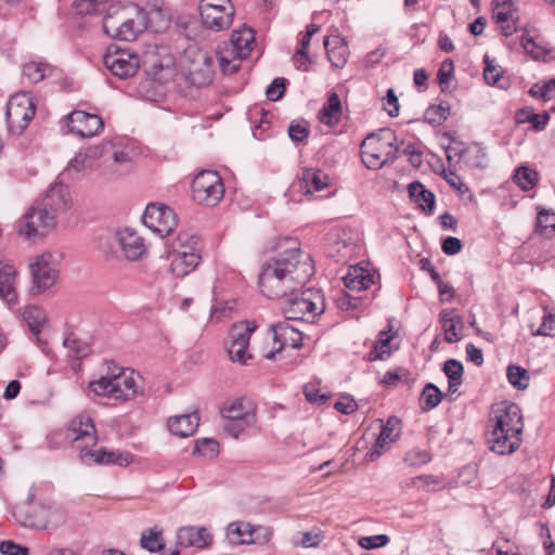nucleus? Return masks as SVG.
<instances>
[{
    "label": "nucleus",
    "mask_w": 555,
    "mask_h": 555,
    "mask_svg": "<svg viewBox=\"0 0 555 555\" xmlns=\"http://www.w3.org/2000/svg\"><path fill=\"white\" fill-rule=\"evenodd\" d=\"M198 10L203 25L215 31L229 28L235 12L230 0H199Z\"/></svg>",
    "instance_id": "1a4fd4ad"
},
{
    "label": "nucleus",
    "mask_w": 555,
    "mask_h": 555,
    "mask_svg": "<svg viewBox=\"0 0 555 555\" xmlns=\"http://www.w3.org/2000/svg\"><path fill=\"white\" fill-rule=\"evenodd\" d=\"M374 283V274L361 266H352L344 276V284L350 291H364Z\"/></svg>",
    "instance_id": "c756f323"
},
{
    "label": "nucleus",
    "mask_w": 555,
    "mask_h": 555,
    "mask_svg": "<svg viewBox=\"0 0 555 555\" xmlns=\"http://www.w3.org/2000/svg\"><path fill=\"white\" fill-rule=\"evenodd\" d=\"M17 271L9 260H0V298L8 305L17 302V293L15 289Z\"/></svg>",
    "instance_id": "5701e85b"
},
{
    "label": "nucleus",
    "mask_w": 555,
    "mask_h": 555,
    "mask_svg": "<svg viewBox=\"0 0 555 555\" xmlns=\"http://www.w3.org/2000/svg\"><path fill=\"white\" fill-rule=\"evenodd\" d=\"M308 133V128L304 122L293 121L288 127V135L294 142L305 141Z\"/></svg>",
    "instance_id": "052dcab7"
},
{
    "label": "nucleus",
    "mask_w": 555,
    "mask_h": 555,
    "mask_svg": "<svg viewBox=\"0 0 555 555\" xmlns=\"http://www.w3.org/2000/svg\"><path fill=\"white\" fill-rule=\"evenodd\" d=\"M358 408L357 402L351 396H343L336 403L335 409L343 414H351Z\"/></svg>",
    "instance_id": "338daca9"
},
{
    "label": "nucleus",
    "mask_w": 555,
    "mask_h": 555,
    "mask_svg": "<svg viewBox=\"0 0 555 555\" xmlns=\"http://www.w3.org/2000/svg\"><path fill=\"white\" fill-rule=\"evenodd\" d=\"M219 452V444L210 438H203L195 442L194 453L203 456L214 457Z\"/></svg>",
    "instance_id": "09e8293b"
},
{
    "label": "nucleus",
    "mask_w": 555,
    "mask_h": 555,
    "mask_svg": "<svg viewBox=\"0 0 555 555\" xmlns=\"http://www.w3.org/2000/svg\"><path fill=\"white\" fill-rule=\"evenodd\" d=\"M105 67L116 77L127 79L135 75L140 67L139 55L128 49L109 46L103 56Z\"/></svg>",
    "instance_id": "f8f14e48"
},
{
    "label": "nucleus",
    "mask_w": 555,
    "mask_h": 555,
    "mask_svg": "<svg viewBox=\"0 0 555 555\" xmlns=\"http://www.w3.org/2000/svg\"><path fill=\"white\" fill-rule=\"evenodd\" d=\"M555 90L554 85L552 83V79L548 81L540 83H534L530 90L529 94L534 98H542L544 101H548L552 99L551 92Z\"/></svg>",
    "instance_id": "6e6d98bb"
},
{
    "label": "nucleus",
    "mask_w": 555,
    "mask_h": 555,
    "mask_svg": "<svg viewBox=\"0 0 555 555\" xmlns=\"http://www.w3.org/2000/svg\"><path fill=\"white\" fill-rule=\"evenodd\" d=\"M198 243L197 236L188 232H181L172 243L173 254H178V250L197 251Z\"/></svg>",
    "instance_id": "37998d69"
},
{
    "label": "nucleus",
    "mask_w": 555,
    "mask_h": 555,
    "mask_svg": "<svg viewBox=\"0 0 555 555\" xmlns=\"http://www.w3.org/2000/svg\"><path fill=\"white\" fill-rule=\"evenodd\" d=\"M283 251L269 259L261 268L259 287L261 293L271 299H278L293 294L313 274L310 256L299 248L292 238L280 243Z\"/></svg>",
    "instance_id": "f257e3e1"
},
{
    "label": "nucleus",
    "mask_w": 555,
    "mask_h": 555,
    "mask_svg": "<svg viewBox=\"0 0 555 555\" xmlns=\"http://www.w3.org/2000/svg\"><path fill=\"white\" fill-rule=\"evenodd\" d=\"M117 242L124 257L130 261L140 260L146 254L143 237L134 230L125 228L116 233Z\"/></svg>",
    "instance_id": "aec40b11"
},
{
    "label": "nucleus",
    "mask_w": 555,
    "mask_h": 555,
    "mask_svg": "<svg viewBox=\"0 0 555 555\" xmlns=\"http://www.w3.org/2000/svg\"><path fill=\"white\" fill-rule=\"evenodd\" d=\"M449 114V106H444L443 104L433 105L427 108L425 118L430 124H441L448 118Z\"/></svg>",
    "instance_id": "8fccbe9b"
},
{
    "label": "nucleus",
    "mask_w": 555,
    "mask_h": 555,
    "mask_svg": "<svg viewBox=\"0 0 555 555\" xmlns=\"http://www.w3.org/2000/svg\"><path fill=\"white\" fill-rule=\"evenodd\" d=\"M142 220L146 228L162 237L169 235L177 227V218L173 210L160 203L149 204Z\"/></svg>",
    "instance_id": "4468645a"
},
{
    "label": "nucleus",
    "mask_w": 555,
    "mask_h": 555,
    "mask_svg": "<svg viewBox=\"0 0 555 555\" xmlns=\"http://www.w3.org/2000/svg\"><path fill=\"white\" fill-rule=\"evenodd\" d=\"M199 424L197 413L172 416L168 420L167 427L169 431L180 438L192 436Z\"/></svg>",
    "instance_id": "c85d7f7f"
},
{
    "label": "nucleus",
    "mask_w": 555,
    "mask_h": 555,
    "mask_svg": "<svg viewBox=\"0 0 555 555\" xmlns=\"http://www.w3.org/2000/svg\"><path fill=\"white\" fill-rule=\"evenodd\" d=\"M65 439L75 444L81 460L82 450H91L98 443V435L92 418L86 414L74 417L65 431Z\"/></svg>",
    "instance_id": "ddd939ff"
},
{
    "label": "nucleus",
    "mask_w": 555,
    "mask_h": 555,
    "mask_svg": "<svg viewBox=\"0 0 555 555\" xmlns=\"http://www.w3.org/2000/svg\"><path fill=\"white\" fill-rule=\"evenodd\" d=\"M255 423H246L244 420L229 421L224 426L223 430L229 436L237 439L242 433L248 427H251Z\"/></svg>",
    "instance_id": "5fc2aeb1"
},
{
    "label": "nucleus",
    "mask_w": 555,
    "mask_h": 555,
    "mask_svg": "<svg viewBox=\"0 0 555 555\" xmlns=\"http://www.w3.org/2000/svg\"><path fill=\"white\" fill-rule=\"evenodd\" d=\"M219 66L223 74H235L240 68V61L235 54H230L227 49L218 52Z\"/></svg>",
    "instance_id": "de8ad7c7"
},
{
    "label": "nucleus",
    "mask_w": 555,
    "mask_h": 555,
    "mask_svg": "<svg viewBox=\"0 0 555 555\" xmlns=\"http://www.w3.org/2000/svg\"><path fill=\"white\" fill-rule=\"evenodd\" d=\"M222 416L228 421L244 420L246 423H256V412L251 402L245 399H235L221 408Z\"/></svg>",
    "instance_id": "393cba45"
},
{
    "label": "nucleus",
    "mask_w": 555,
    "mask_h": 555,
    "mask_svg": "<svg viewBox=\"0 0 555 555\" xmlns=\"http://www.w3.org/2000/svg\"><path fill=\"white\" fill-rule=\"evenodd\" d=\"M360 149L362 162L371 170H377L393 163L400 152L395 132L387 128L367 134Z\"/></svg>",
    "instance_id": "39448f33"
},
{
    "label": "nucleus",
    "mask_w": 555,
    "mask_h": 555,
    "mask_svg": "<svg viewBox=\"0 0 555 555\" xmlns=\"http://www.w3.org/2000/svg\"><path fill=\"white\" fill-rule=\"evenodd\" d=\"M267 334L271 337L272 343L279 345V347H301L304 345L302 333L287 321L270 325Z\"/></svg>",
    "instance_id": "412c9836"
},
{
    "label": "nucleus",
    "mask_w": 555,
    "mask_h": 555,
    "mask_svg": "<svg viewBox=\"0 0 555 555\" xmlns=\"http://www.w3.org/2000/svg\"><path fill=\"white\" fill-rule=\"evenodd\" d=\"M255 528L248 522H232L228 526L227 537L232 544L256 543Z\"/></svg>",
    "instance_id": "f704fd0d"
},
{
    "label": "nucleus",
    "mask_w": 555,
    "mask_h": 555,
    "mask_svg": "<svg viewBox=\"0 0 555 555\" xmlns=\"http://www.w3.org/2000/svg\"><path fill=\"white\" fill-rule=\"evenodd\" d=\"M55 223L54 214L36 202L21 219L18 232L27 238L43 236Z\"/></svg>",
    "instance_id": "9b49d317"
},
{
    "label": "nucleus",
    "mask_w": 555,
    "mask_h": 555,
    "mask_svg": "<svg viewBox=\"0 0 555 555\" xmlns=\"http://www.w3.org/2000/svg\"><path fill=\"white\" fill-rule=\"evenodd\" d=\"M101 0H76L75 8L79 14H92L100 11Z\"/></svg>",
    "instance_id": "e2e57ef3"
},
{
    "label": "nucleus",
    "mask_w": 555,
    "mask_h": 555,
    "mask_svg": "<svg viewBox=\"0 0 555 555\" xmlns=\"http://www.w3.org/2000/svg\"><path fill=\"white\" fill-rule=\"evenodd\" d=\"M48 211L54 214L65 211L70 205V194L66 185L62 183L53 184L46 193L44 197L38 202Z\"/></svg>",
    "instance_id": "4be33fe9"
},
{
    "label": "nucleus",
    "mask_w": 555,
    "mask_h": 555,
    "mask_svg": "<svg viewBox=\"0 0 555 555\" xmlns=\"http://www.w3.org/2000/svg\"><path fill=\"white\" fill-rule=\"evenodd\" d=\"M254 42V30L249 27H242L232 33L230 48H227V52L235 54L238 60H244L249 56Z\"/></svg>",
    "instance_id": "b1692460"
},
{
    "label": "nucleus",
    "mask_w": 555,
    "mask_h": 555,
    "mask_svg": "<svg viewBox=\"0 0 555 555\" xmlns=\"http://www.w3.org/2000/svg\"><path fill=\"white\" fill-rule=\"evenodd\" d=\"M493 17L504 36L508 37L517 31L518 11L516 8L493 4Z\"/></svg>",
    "instance_id": "2f4dec72"
},
{
    "label": "nucleus",
    "mask_w": 555,
    "mask_h": 555,
    "mask_svg": "<svg viewBox=\"0 0 555 555\" xmlns=\"http://www.w3.org/2000/svg\"><path fill=\"white\" fill-rule=\"evenodd\" d=\"M390 539L387 534H376L371 537H362L359 539V545L365 550H372L385 546L389 543Z\"/></svg>",
    "instance_id": "3c124183"
},
{
    "label": "nucleus",
    "mask_w": 555,
    "mask_h": 555,
    "mask_svg": "<svg viewBox=\"0 0 555 555\" xmlns=\"http://www.w3.org/2000/svg\"><path fill=\"white\" fill-rule=\"evenodd\" d=\"M513 179L522 191H529L537 185L539 173L532 168L520 166L516 169Z\"/></svg>",
    "instance_id": "ea45409f"
},
{
    "label": "nucleus",
    "mask_w": 555,
    "mask_h": 555,
    "mask_svg": "<svg viewBox=\"0 0 555 555\" xmlns=\"http://www.w3.org/2000/svg\"><path fill=\"white\" fill-rule=\"evenodd\" d=\"M443 393L433 383H427L420 397V406L427 412L435 409L442 400Z\"/></svg>",
    "instance_id": "58836bf2"
},
{
    "label": "nucleus",
    "mask_w": 555,
    "mask_h": 555,
    "mask_svg": "<svg viewBox=\"0 0 555 555\" xmlns=\"http://www.w3.org/2000/svg\"><path fill=\"white\" fill-rule=\"evenodd\" d=\"M379 434L388 438L389 441H395L400 435V420L396 416L389 417L386 424L382 426Z\"/></svg>",
    "instance_id": "864d4df0"
},
{
    "label": "nucleus",
    "mask_w": 555,
    "mask_h": 555,
    "mask_svg": "<svg viewBox=\"0 0 555 555\" xmlns=\"http://www.w3.org/2000/svg\"><path fill=\"white\" fill-rule=\"evenodd\" d=\"M50 66L46 63L29 62L23 67V74L33 83H38L47 76Z\"/></svg>",
    "instance_id": "c03bdc74"
},
{
    "label": "nucleus",
    "mask_w": 555,
    "mask_h": 555,
    "mask_svg": "<svg viewBox=\"0 0 555 555\" xmlns=\"http://www.w3.org/2000/svg\"><path fill=\"white\" fill-rule=\"evenodd\" d=\"M95 341L93 338L82 331L69 332L63 340V347H90Z\"/></svg>",
    "instance_id": "a18cd8bd"
},
{
    "label": "nucleus",
    "mask_w": 555,
    "mask_h": 555,
    "mask_svg": "<svg viewBox=\"0 0 555 555\" xmlns=\"http://www.w3.org/2000/svg\"><path fill=\"white\" fill-rule=\"evenodd\" d=\"M257 325L253 321H242L233 324L229 331V341L232 347H248L251 335L256 332Z\"/></svg>",
    "instance_id": "473e14b6"
},
{
    "label": "nucleus",
    "mask_w": 555,
    "mask_h": 555,
    "mask_svg": "<svg viewBox=\"0 0 555 555\" xmlns=\"http://www.w3.org/2000/svg\"><path fill=\"white\" fill-rule=\"evenodd\" d=\"M304 393L307 401H309L310 403L323 404L330 399L328 395L320 393V390L318 389V384L314 383H309L305 385Z\"/></svg>",
    "instance_id": "603ef678"
},
{
    "label": "nucleus",
    "mask_w": 555,
    "mask_h": 555,
    "mask_svg": "<svg viewBox=\"0 0 555 555\" xmlns=\"http://www.w3.org/2000/svg\"><path fill=\"white\" fill-rule=\"evenodd\" d=\"M487 437L489 449L500 455H509L521 444L522 414L516 403L505 404L495 411Z\"/></svg>",
    "instance_id": "f03ea898"
},
{
    "label": "nucleus",
    "mask_w": 555,
    "mask_h": 555,
    "mask_svg": "<svg viewBox=\"0 0 555 555\" xmlns=\"http://www.w3.org/2000/svg\"><path fill=\"white\" fill-rule=\"evenodd\" d=\"M453 72H454L453 61L450 59L444 60L441 63L440 68L438 70V75H437L439 83L447 85L453 77Z\"/></svg>",
    "instance_id": "69168bd1"
},
{
    "label": "nucleus",
    "mask_w": 555,
    "mask_h": 555,
    "mask_svg": "<svg viewBox=\"0 0 555 555\" xmlns=\"http://www.w3.org/2000/svg\"><path fill=\"white\" fill-rule=\"evenodd\" d=\"M335 250L337 253L338 261H347L356 254L357 245L347 243L346 241H338L335 244Z\"/></svg>",
    "instance_id": "bf43d9fd"
},
{
    "label": "nucleus",
    "mask_w": 555,
    "mask_h": 555,
    "mask_svg": "<svg viewBox=\"0 0 555 555\" xmlns=\"http://www.w3.org/2000/svg\"><path fill=\"white\" fill-rule=\"evenodd\" d=\"M487 153L478 144L469 145L464 149V164L470 168H485L487 163Z\"/></svg>",
    "instance_id": "a19ab883"
},
{
    "label": "nucleus",
    "mask_w": 555,
    "mask_h": 555,
    "mask_svg": "<svg viewBox=\"0 0 555 555\" xmlns=\"http://www.w3.org/2000/svg\"><path fill=\"white\" fill-rule=\"evenodd\" d=\"M288 320L311 322L325 310L324 297L319 291L307 288L299 295L291 296L283 308Z\"/></svg>",
    "instance_id": "423d86ee"
},
{
    "label": "nucleus",
    "mask_w": 555,
    "mask_h": 555,
    "mask_svg": "<svg viewBox=\"0 0 555 555\" xmlns=\"http://www.w3.org/2000/svg\"><path fill=\"white\" fill-rule=\"evenodd\" d=\"M537 335L554 336L555 335V314L545 310L542 318L541 325L539 326Z\"/></svg>",
    "instance_id": "4d7b16f0"
},
{
    "label": "nucleus",
    "mask_w": 555,
    "mask_h": 555,
    "mask_svg": "<svg viewBox=\"0 0 555 555\" xmlns=\"http://www.w3.org/2000/svg\"><path fill=\"white\" fill-rule=\"evenodd\" d=\"M506 376H507L508 383L513 387H515L519 390L526 389L529 385V379H530L529 373L526 369H524L519 365H514V364L508 365L507 370H506Z\"/></svg>",
    "instance_id": "79ce46f5"
},
{
    "label": "nucleus",
    "mask_w": 555,
    "mask_h": 555,
    "mask_svg": "<svg viewBox=\"0 0 555 555\" xmlns=\"http://www.w3.org/2000/svg\"><path fill=\"white\" fill-rule=\"evenodd\" d=\"M90 389L103 397L129 401L142 392L141 377L134 371L114 366L112 373L90 383Z\"/></svg>",
    "instance_id": "20e7f679"
},
{
    "label": "nucleus",
    "mask_w": 555,
    "mask_h": 555,
    "mask_svg": "<svg viewBox=\"0 0 555 555\" xmlns=\"http://www.w3.org/2000/svg\"><path fill=\"white\" fill-rule=\"evenodd\" d=\"M99 167L103 176L117 178L129 173L133 168V162L127 151L113 150L102 157Z\"/></svg>",
    "instance_id": "f3484780"
},
{
    "label": "nucleus",
    "mask_w": 555,
    "mask_h": 555,
    "mask_svg": "<svg viewBox=\"0 0 555 555\" xmlns=\"http://www.w3.org/2000/svg\"><path fill=\"white\" fill-rule=\"evenodd\" d=\"M146 26L145 12L135 5L112 4L103 20L104 33L124 41L135 40Z\"/></svg>",
    "instance_id": "7ed1b4c3"
},
{
    "label": "nucleus",
    "mask_w": 555,
    "mask_h": 555,
    "mask_svg": "<svg viewBox=\"0 0 555 555\" xmlns=\"http://www.w3.org/2000/svg\"><path fill=\"white\" fill-rule=\"evenodd\" d=\"M443 371L449 379H462L463 365L456 360H448L444 362Z\"/></svg>",
    "instance_id": "0e129e2a"
},
{
    "label": "nucleus",
    "mask_w": 555,
    "mask_h": 555,
    "mask_svg": "<svg viewBox=\"0 0 555 555\" xmlns=\"http://www.w3.org/2000/svg\"><path fill=\"white\" fill-rule=\"evenodd\" d=\"M0 553L3 555H28L29 550L26 546L8 540L0 543Z\"/></svg>",
    "instance_id": "680f3d73"
},
{
    "label": "nucleus",
    "mask_w": 555,
    "mask_h": 555,
    "mask_svg": "<svg viewBox=\"0 0 555 555\" xmlns=\"http://www.w3.org/2000/svg\"><path fill=\"white\" fill-rule=\"evenodd\" d=\"M431 461V455L426 450L420 448H413L409 450L403 457V462L412 467L427 464Z\"/></svg>",
    "instance_id": "49530a36"
},
{
    "label": "nucleus",
    "mask_w": 555,
    "mask_h": 555,
    "mask_svg": "<svg viewBox=\"0 0 555 555\" xmlns=\"http://www.w3.org/2000/svg\"><path fill=\"white\" fill-rule=\"evenodd\" d=\"M340 113L341 104L339 96L336 93H332L320 111L319 118L323 124L333 126L339 121Z\"/></svg>",
    "instance_id": "e433bc0d"
},
{
    "label": "nucleus",
    "mask_w": 555,
    "mask_h": 555,
    "mask_svg": "<svg viewBox=\"0 0 555 555\" xmlns=\"http://www.w3.org/2000/svg\"><path fill=\"white\" fill-rule=\"evenodd\" d=\"M162 534L163 530L157 527L144 530L140 538V546L151 553L160 552L165 547Z\"/></svg>",
    "instance_id": "4c0bfd02"
},
{
    "label": "nucleus",
    "mask_w": 555,
    "mask_h": 555,
    "mask_svg": "<svg viewBox=\"0 0 555 555\" xmlns=\"http://www.w3.org/2000/svg\"><path fill=\"white\" fill-rule=\"evenodd\" d=\"M22 318L27 325L29 332L34 336L35 344L48 345L49 330H48V317L44 310L38 306H27L22 312Z\"/></svg>",
    "instance_id": "dca6fc26"
},
{
    "label": "nucleus",
    "mask_w": 555,
    "mask_h": 555,
    "mask_svg": "<svg viewBox=\"0 0 555 555\" xmlns=\"http://www.w3.org/2000/svg\"><path fill=\"white\" fill-rule=\"evenodd\" d=\"M521 47L525 51L530 54L533 59H540L542 55V49L538 47L534 40L528 35H522L520 39Z\"/></svg>",
    "instance_id": "774afa93"
},
{
    "label": "nucleus",
    "mask_w": 555,
    "mask_h": 555,
    "mask_svg": "<svg viewBox=\"0 0 555 555\" xmlns=\"http://www.w3.org/2000/svg\"><path fill=\"white\" fill-rule=\"evenodd\" d=\"M81 462L86 465L114 464L118 466H128L132 462V455L129 452L108 451L106 449L82 450Z\"/></svg>",
    "instance_id": "6ab92c4d"
},
{
    "label": "nucleus",
    "mask_w": 555,
    "mask_h": 555,
    "mask_svg": "<svg viewBox=\"0 0 555 555\" xmlns=\"http://www.w3.org/2000/svg\"><path fill=\"white\" fill-rule=\"evenodd\" d=\"M199 260L197 251L178 250V254L172 256L170 270L177 276H184L198 266Z\"/></svg>",
    "instance_id": "7c9ffc66"
},
{
    "label": "nucleus",
    "mask_w": 555,
    "mask_h": 555,
    "mask_svg": "<svg viewBox=\"0 0 555 555\" xmlns=\"http://www.w3.org/2000/svg\"><path fill=\"white\" fill-rule=\"evenodd\" d=\"M67 127L70 132L81 138H90L99 133L103 121L98 115L75 111L67 116Z\"/></svg>",
    "instance_id": "a211bd4d"
},
{
    "label": "nucleus",
    "mask_w": 555,
    "mask_h": 555,
    "mask_svg": "<svg viewBox=\"0 0 555 555\" xmlns=\"http://www.w3.org/2000/svg\"><path fill=\"white\" fill-rule=\"evenodd\" d=\"M324 47L332 65L336 68H343L349 57V48L346 41L339 36H330L325 38Z\"/></svg>",
    "instance_id": "cd10ccee"
},
{
    "label": "nucleus",
    "mask_w": 555,
    "mask_h": 555,
    "mask_svg": "<svg viewBox=\"0 0 555 555\" xmlns=\"http://www.w3.org/2000/svg\"><path fill=\"white\" fill-rule=\"evenodd\" d=\"M100 156L101 153L98 147L79 151L64 169L63 176L72 180L88 176L99 167L98 159Z\"/></svg>",
    "instance_id": "2eb2a0df"
},
{
    "label": "nucleus",
    "mask_w": 555,
    "mask_h": 555,
    "mask_svg": "<svg viewBox=\"0 0 555 555\" xmlns=\"http://www.w3.org/2000/svg\"><path fill=\"white\" fill-rule=\"evenodd\" d=\"M410 197L418 204V206L427 212H431L435 205V195L426 190L420 182H412L409 185Z\"/></svg>",
    "instance_id": "c9c22d12"
},
{
    "label": "nucleus",
    "mask_w": 555,
    "mask_h": 555,
    "mask_svg": "<svg viewBox=\"0 0 555 555\" xmlns=\"http://www.w3.org/2000/svg\"><path fill=\"white\" fill-rule=\"evenodd\" d=\"M299 190L304 194L322 191L330 184V177L320 169L306 168L299 177Z\"/></svg>",
    "instance_id": "a878e982"
},
{
    "label": "nucleus",
    "mask_w": 555,
    "mask_h": 555,
    "mask_svg": "<svg viewBox=\"0 0 555 555\" xmlns=\"http://www.w3.org/2000/svg\"><path fill=\"white\" fill-rule=\"evenodd\" d=\"M36 113V103L34 98L21 91L13 94L7 104V124L8 130L12 135H21L28 127Z\"/></svg>",
    "instance_id": "0eeeda50"
},
{
    "label": "nucleus",
    "mask_w": 555,
    "mask_h": 555,
    "mask_svg": "<svg viewBox=\"0 0 555 555\" xmlns=\"http://www.w3.org/2000/svg\"><path fill=\"white\" fill-rule=\"evenodd\" d=\"M440 320L444 330V340L448 344L457 343L462 337L463 322L460 315L454 311H443Z\"/></svg>",
    "instance_id": "72a5a7b5"
},
{
    "label": "nucleus",
    "mask_w": 555,
    "mask_h": 555,
    "mask_svg": "<svg viewBox=\"0 0 555 555\" xmlns=\"http://www.w3.org/2000/svg\"><path fill=\"white\" fill-rule=\"evenodd\" d=\"M193 198L201 205L216 206L224 195L220 176L212 170H203L195 176L192 183Z\"/></svg>",
    "instance_id": "9d476101"
},
{
    "label": "nucleus",
    "mask_w": 555,
    "mask_h": 555,
    "mask_svg": "<svg viewBox=\"0 0 555 555\" xmlns=\"http://www.w3.org/2000/svg\"><path fill=\"white\" fill-rule=\"evenodd\" d=\"M178 544L182 547L204 548L210 545L211 535L205 528L184 527L178 531Z\"/></svg>",
    "instance_id": "bb28decb"
},
{
    "label": "nucleus",
    "mask_w": 555,
    "mask_h": 555,
    "mask_svg": "<svg viewBox=\"0 0 555 555\" xmlns=\"http://www.w3.org/2000/svg\"><path fill=\"white\" fill-rule=\"evenodd\" d=\"M286 82L285 78H275L266 90L268 99L271 101L280 100L284 94Z\"/></svg>",
    "instance_id": "13d9d810"
},
{
    "label": "nucleus",
    "mask_w": 555,
    "mask_h": 555,
    "mask_svg": "<svg viewBox=\"0 0 555 555\" xmlns=\"http://www.w3.org/2000/svg\"><path fill=\"white\" fill-rule=\"evenodd\" d=\"M33 291L42 294L51 288L59 280L60 263L56 256L46 251L36 256L29 263Z\"/></svg>",
    "instance_id": "6e6552de"
}]
</instances>
